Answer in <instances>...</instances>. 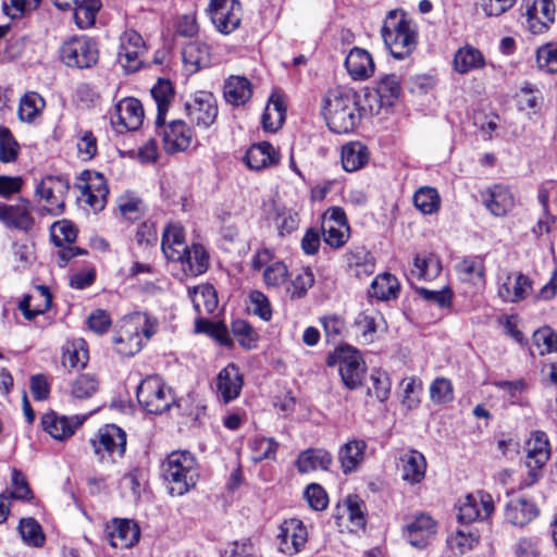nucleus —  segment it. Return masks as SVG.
<instances>
[{"instance_id": "nucleus-1", "label": "nucleus", "mask_w": 557, "mask_h": 557, "mask_svg": "<svg viewBox=\"0 0 557 557\" xmlns=\"http://www.w3.org/2000/svg\"><path fill=\"white\" fill-rule=\"evenodd\" d=\"M158 329V320L147 312H134L124 317L119 322L112 338L115 351L123 357L136 355Z\"/></svg>"}, {"instance_id": "nucleus-2", "label": "nucleus", "mask_w": 557, "mask_h": 557, "mask_svg": "<svg viewBox=\"0 0 557 557\" xmlns=\"http://www.w3.org/2000/svg\"><path fill=\"white\" fill-rule=\"evenodd\" d=\"M323 102V114L333 133L348 134L358 126L361 114L355 91L343 87L331 89Z\"/></svg>"}, {"instance_id": "nucleus-3", "label": "nucleus", "mask_w": 557, "mask_h": 557, "mask_svg": "<svg viewBox=\"0 0 557 557\" xmlns=\"http://www.w3.org/2000/svg\"><path fill=\"white\" fill-rule=\"evenodd\" d=\"M381 35L391 54L397 60L409 58L417 49L419 33L417 24L404 11H389Z\"/></svg>"}, {"instance_id": "nucleus-4", "label": "nucleus", "mask_w": 557, "mask_h": 557, "mask_svg": "<svg viewBox=\"0 0 557 557\" xmlns=\"http://www.w3.org/2000/svg\"><path fill=\"white\" fill-rule=\"evenodd\" d=\"M164 480L173 496H182L193 488L198 480L197 460L186 450L172 451L162 463Z\"/></svg>"}, {"instance_id": "nucleus-5", "label": "nucleus", "mask_w": 557, "mask_h": 557, "mask_svg": "<svg viewBox=\"0 0 557 557\" xmlns=\"http://www.w3.org/2000/svg\"><path fill=\"white\" fill-rule=\"evenodd\" d=\"M139 405L149 413L161 414L174 403L170 387L157 375L147 376L136 392Z\"/></svg>"}, {"instance_id": "nucleus-6", "label": "nucleus", "mask_w": 557, "mask_h": 557, "mask_svg": "<svg viewBox=\"0 0 557 557\" xmlns=\"http://www.w3.org/2000/svg\"><path fill=\"white\" fill-rule=\"evenodd\" d=\"M60 57L66 66L89 69L98 62V44L88 36H75L61 46Z\"/></svg>"}, {"instance_id": "nucleus-7", "label": "nucleus", "mask_w": 557, "mask_h": 557, "mask_svg": "<svg viewBox=\"0 0 557 557\" xmlns=\"http://www.w3.org/2000/svg\"><path fill=\"white\" fill-rule=\"evenodd\" d=\"M90 445L100 461L114 462L125 453L126 433L115 424H107L90 438Z\"/></svg>"}, {"instance_id": "nucleus-8", "label": "nucleus", "mask_w": 557, "mask_h": 557, "mask_svg": "<svg viewBox=\"0 0 557 557\" xmlns=\"http://www.w3.org/2000/svg\"><path fill=\"white\" fill-rule=\"evenodd\" d=\"M147 46L143 36L135 29H126L119 37L117 62L129 73L144 64Z\"/></svg>"}, {"instance_id": "nucleus-9", "label": "nucleus", "mask_w": 557, "mask_h": 557, "mask_svg": "<svg viewBox=\"0 0 557 557\" xmlns=\"http://www.w3.org/2000/svg\"><path fill=\"white\" fill-rule=\"evenodd\" d=\"M186 112L191 123L199 128L208 129L218 117L216 99L212 92L199 90L186 103Z\"/></svg>"}, {"instance_id": "nucleus-10", "label": "nucleus", "mask_w": 557, "mask_h": 557, "mask_svg": "<svg viewBox=\"0 0 557 557\" xmlns=\"http://www.w3.org/2000/svg\"><path fill=\"white\" fill-rule=\"evenodd\" d=\"M69 188L66 178L49 175L37 184L35 194L46 202V209L50 214L58 215L64 210Z\"/></svg>"}, {"instance_id": "nucleus-11", "label": "nucleus", "mask_w": 557, "mask_h": 557, "mask_svg": "<svg viewBox=\"0 0 557 557\" xmlns=\"http://www.w3.org/2000/svg\"><path fill=\"white\" fill-rule=\"evenodd\" d=\"M335 357L344 385L348 389H356L361 385L366 372L360 352L350 346H346L336 350Z\"/></svg>"}, {"instance_id": "nucleus-12", "label": "nucleus", "mask_w": 557, "mask_h": 557, "mask_svg": "<svg viewBox=\"0 0 557 557\" xmlns=\"http://www.w3.org/2000/svg\"><path fill=\"white\" fill-rule=\"evenodd\" d=\"M494 511V502L491 494L478 491L468 494L458 507V520L469 524L478 520H485Z\"/></svg>"}, {"instance_id": "nucleus-13", "label": "nucleus", "mask_w": 557, "mask_h": 557, "mask_svg": "<svg viewBox=\"0 0 557 557\" xmlns=\"http://www.w3.org/2000/svg\"><path fill=\"white\" fill-rule=\"evenodd\" d=\"M211 21L215 28L224 35L237 29L242 21V5L237 0H211Z\"/></svg>"}, {"instance_id": "nucleus-14", "label": "nucleus", "mask_w": 557, "mask_h": 557, "mask_svg": "<svg viewBox=\"0 0 557 557\" xmlns=\"http://www.w3.org/2000/svg\"><path fill=\"white\" fill-rule=\"evenodd\" d=\"M76 187L81 190L82 199L90 208L103 209L109 190L102 174L85 170L79 174Z\"/></svg>"}, {"instance_id": "nucleus-15", "label": "nucleus", "mask_w": 557, "mask_h": 557, "mask_svg": "<svg viewBox=\"0 0 557 557\" xmlns=\"http://www.w3.org/2000/svg\"><path fill=\"white\" fill-rule=\"evenodd\" d=\"M324 242L332 248H342L350 236L346 213L341 207L330 208L323 218Z\"/></svg>"}, {"instance_id": "nucleus-16", "label": "nucleus", "mask_w": 557, "mask_h": 557, "mask_svg": "<svg viewBox=\"0 0 557 557\" xmlns=\"http://www.w3.org/2000/svg\"><path fill=\"white\" fill-rule=\"evenodd\" d=\"M104 533L109 544L120 549L133 547L140 539L138 524L124 518H113L107 522Z\"/></svg>"}, {"instance_id": "nucleus-17", "label": "nucleus", "mask_w": 557, "mask_h": 557, "mask_svg": "<svg viewBox=\"0 0 557 557\" xmlns=\"http://www.w3.org/2000/svg\"><path fill=\"white\" fill-rule=\"evenodd\" d=\"M278 549L286 555H295L299 553L308 541V531L304 522L299 519L292 518L284 520L280 525Z\"/></svg>"}, {"instance_id": "nucleus-18", "label": "nucleus", "mask_w": 557, "mask_h": 557, "mask_svg": "<svg viewBox=\"0 0 557 557\" xmlns=\"http://www.w3.org/2000/svg\"><path fill=\"white\" fill-rule=\"evenodd\" d=\"M522 8L527 17V27L532 34H542L555 21L553 0H524Z\"/></svg>"}, {"instance_id": "nucleus-19", "label": "nucleus", "mask_w": 557, "mask_h": 557, "mask_svg": "<svg viewBox=\"0 0 557 557\" xmlns=\"http://www.w3.org/2000/svg\"><path fill=\"white\" fill-rule=\"evenodd\" d=\"M157 131L162 136L164 150L169 153L185 151L193 141V132L182 120H173L166 125L163 121L157 126Z\"/></svg>"}, {"instance_id": "nucleus-20", "label": "nucleus", "mask_w": 557, "mask_h": 557, "mask_svg": "<svg viewBox=\"0 0 557 557\" xmlns=\"http://www.w3.org/2000/svg\"><path fill=\"white\" fill-rule=\"evenodd\" d=\"M533 290L531 278L521 272H510L499 282L497 295L502 301L517 304L525 300Z\"/></svg>"}, {"instance_id": "nucleus-21", "label": "nucleus", "mask_w": 557, "mask_h": 557, "mask_svg": "<svg viewBox=\"0 0 557 557\" xmlns=\"http://www.w3.org/2000/svg\"><path fill=\"white\" fill-rule=\"evenodd\" d=\"M111 121L119 127V132L123 129H138L144 121V109L140 101L135 98H124L120 100L115 104Z\"/></svg>"}, {"instance_id": "nucleus-22", "label": "nucleus", "mask_w": 557, "mask_h": 557, "mask_svg": "<svg viewBox=\"0 0 557 557\" xmlns=\"http://www.w3.org/2000/svg\"><path fill=\"white\" fill-rule=\"evenodd\" d=\"M85 420V416L66 417L52 411L42 416L41 424L51 437L64 441L71 437Z\"/></svg>"}, {"instance_id": "nucleus-23", "label": "nucleus", "mask_w": 557, "mask_h": 557, "mask_svg": "<svg viewBox=\"0 0 557 557\" xmlns=\"http://www.w3.org/2000/svg\"><path fill=\"white\" fill-rule=\"evenodd\" d=\"M243 384V374L234 363H230L223 368L215 380L216 393L225 404L239 396Z\"/></svg>"}, {"instance_id": "nucleus-24", "label": "nucleus", "mask_w": 557, "mask_h": 557, "mask_svg": "<svg viewBox=\"0 0 557 557\" xmlns=\"http://www.w3.org/2000/svg\"><path fill=\"white\" fill-rule=\"evenodd\" d=\"M485 208L494 216H506L515 207V197L508 187L494 185L481 194Z\"/></svg>"}, {"instance_id": "nucleus-25", "label": "nucleus", "mask_w": 557, "mask_h": 557, "mask_svg": "<svg viewBox=\"0 0 557 557\" xmlns=\"http://www.w3.org/2000/svg\"><path fill=\"white\" fill-rule=\"evenodd\" d=\"M437 524L429 515H418L405 528V537L409 544L417 548H424L431 536L436 533Z\"/></svg>"}, {"instance_id": "nucleus-26", "label": "nucleus", "mask_w": 557, "mask_h": 557, "mask_svg": "<svg viewBox=\"0 0 557 557\" xmlns=\"http://www.w3.org/2000/svg\"><path fill=\"white\" fill-rule=\"evenodd\" d=\"M52 296L49 288L45 285L35 286L32 294L26 295L18 304V309L27 320H33L39 314H44L51 307Z\"/></svg>"}, {"instance_id": "nucleus-27", "label": "nucleus", "mask_w": 557, "mask_h": 557, "mask_svg": "<svg viewBox=\"0 0 557 557\" xmlns=\"http://www.w3.org/2000/svg\"><path fill=\"white\" fill-rule=\"evenodd\" d=\"M552 197L557 198V185L554 182H548L542 185L539 189L537 200L542 206L543 215L539 219L532 233L536 237L550 232L552 226L556 222V216L550 212L549 200Z\"/></svg>"}, {"instance_id": "nucleus-28", "label": "nucleus", "mask_w": 557, "mask_h": 557, "mask_svg": "<svg viewBox=\"0 0 557 557\" xmlns=\"http://www.w3.org/2000/svg\"><path fill=\"white\" fill-rule=\"evenodd\" d=\"M0 221L8 227L28 231L34 225L29 203L21 201L17 205L0 203Z\"/></svg>"}, {"instance_id": "nucleus-29", "label": "nucleus", "mask_w": 557, "mask_h": 557, "mask_svg": "<svg viewBox=\"0 0 557 557\" xmlns=\"http://www.w3.org/2000/svg\"><path fill=\"white\" fill-rule=\"evenodd\" d=\"M278 161V151L268 141L252 145L244 157L246 165L255 171L276 165Z\"/></svg>"}, {"instance_id": "nucleus-30", "label": "nucleus", "mask_w": 557, "mask_h": 557, "mask_svg": "<svg viewBox=\"0 0 557 557\" xmlns=\"http://www.w3.org/2000/svg\"><path fill=\"white\" fill-rule=\"evenodd\" d=\"M540 515L535 503L525 498H516L508 502L505 508V519L512 525L524 527Z\"/></svg>"}, {"instance_id": "nucleus-31", "label": "nucleus", "mask_w": 557, "mask_h": 557, "mask_svg": "<svg viewBox=\"0 0 557 557\" xmlns=\"http://www.w3.org/2000/svg\"><path fill=\"white\" fill-rule=\"evenodd\" d=\"M485 66V57L472 45L460 47L454 54L453 67L460 75L483 70Z\"/></svg>"}, {"instance_id": "nucleus-32", "label": "nucleus", "mask_w": 557, "mask_h": 557, "mask_svg": "<svg viewBox=\"0 0 557 557\" xmlns=\"http://www.w3.org/2000/svg\"><path fill=\"white\" fill-rule=\"evenodd\" d=\"M170 261L180 262L182 270L190 276H197L205 273L209 267V256L205 248L199 244H194L183 251L181 259H171Z\"/></svg>"}, {"instance_id": "nucleus-33", "label": "nucleus", "mask_w": 557, "mask_h": 557, "mask_svg": "<svg viewBox=\"0 0 557 557\" xmlns=\"http://www.w3.org/2000/svg\"><path fill=\"white\" fill-rule=\"evenodd\" d=\"M345 66L355 81L370 77L374 72V62L371 54L361 48H352L345 60Z\"/></svg>"}, {"instance_id": "nucleus-34", "label": "nucleus", "mask_w": 557, "mask_h": 557, "mask_svg": "<svg viewBox=\"0 0 557 557\" xmlns=\"http://www.w3.org/2000/svg\"><path fill=\"white\" fill-rule=\"evenodd\" d=\"M187 247L183 226L178 223H170L163 231L161 242L165 258L168 260L181 259Z\"/></svg>"}, {"instance_id": "nucleus-35", "label": "nucleus", "mask_w": 557, "mask_h": 557, "mask_svg": "<svg viewBox=\"0 0 557 557\" xmlns=\"http://www.w3.org/2000/svg\"><path fill=\"white\" fill-rule=\"evenodd\" d=\"M223 94L228 103L243 106L252 96V84L245 76L232 75L224 83Z\"/></svg>"}, {"instance_id": "nucleus-36", "label": "nucleus", "mask_w": 557, "mask_h": 557, "mask_svg": "<svg viewBox=\"0 0 557 557\" xmlns=\"http://www.w3.org/2000/svg\"><path fill=\"white\" fill-rule=\"evenodd\" d=\"M367 443L354 438L344 444L338 450V460L345 474L351 473L362 463Z\"/></svg>"}, {"instance_id": "nucleus-37", "label": "nucleus", "mask_w": 557, "mask_h": 557, "mask_svg": "<svg viewBox=\"0 0 557 557\" xmlns=\"http://www.w3.org/2000/svg\"><path fill=\"white\" fill-rule=\"evenodd\" d=\"M401 461V479L409 484L420 483L426 471L425 457L418 450H410L404 454Z\"/></svg>"}, {"instance_id": "nucleus-38", "label": "nucleus", "mask_w": 557, "mask_h": 557, "mask_svg": "<svg viewBox=\"0 0 557 557\" xmlns=\"http://www.w3.org/2000/svg\"><path fill=\"white\" fill-rule=\"evenodd\" d=\"M286 106L280 95L273 94L261 116L262 128L265 132L274 133L280 129L285 121Z\"/></svg>"}, {"instance_id": "nucleus-39", "label": "nucleus", "mask_w": 557, "mask_h": 557, "mask_svg": "<svg viewBox=\"0 0 557 557\" xmlns=\"http://www.w3.org/2000/svg\"><path fill=\"white\" fill-rule=\"evenodd\" d=\"M332 455L322 448H310L302 451L296 461L299 472L308 473L315 470H327L332 463Z\"/></svg>"}, {"instance_id": "nucleus-40", "label": "nucleus", "mask_w": 557, "mask_h": 557, "mask_svg": "<svg viewBox=\"0 0 557 557\" xmlns=\"http://www.w3.org/2000/svg\"><path fill=\"white\" fill-rule=\"evenodd\" d=\"M341 160L345 171H358L369 161L368 148L359 141H350L342 147Z\"/></svg>"}, {"instance_id": "nucleus-41", "label": "nucleus", "mask_w": 557, "mask_h": 557, "mask_svg": "<svg viewBox=\"0 0 557 557\" xmlns=\"http://www.w3.org/2000/svg\"><path fill=\"white\" fill-rule=\"evenodd\" d=\"M188 296L198 313H213L218 307L216 292L210 284L188 288Z\"/></svg>"}, {"instance_id": "nucleus-42", "label": "nucleus", "mask_w": 557, "mask_h": 557, "mask_svg": "<svg viewBox=\"0 0 557 557\" xmlns=\"http://www.w3.org/2000/svg\"><path fill=\"white\" fill-rule=\"evenodd\" d=\"M150 92L157 106L156 126H159L165 121L166 112L174 98V89L169 79L159 78Z\"/></svg>"}, {"instance_id": "nucleus-43", "label": "nucleus", "mask_w": 557, "mask_h": 557, "mask_svg": "<svg viewBox=\"0 0 557 557\" xmlns=\"http://www.w3.org/2000/svg\"><path fill=\"white\" fill-rule=\"evenodd\" d=\"M442 271L440 259L434 253H418L413 259L411 274L419 280L431 281L436 278Z\"/></svg>"}, {"instance_id": "nucleus-44", "label": "nucleus", "mask_w": 557, "mask_h": 557, "mask_svg": "<svg viewBox=\"0 0 557 557\" xmlns=\"http://www.w3.org/2000/svg\"><path fill=\"white\" fill-rule=\"evenodd\" d=\"M528 453L525 466L532 463L545 465L549 459V443L547 435L544 432H533L528 441Z\"/></svg>"}, {"instance_id": "nucleus-45", "label": "nucleus", "mask_w": 557, "mask_h": 557, "mask_svg": "<svg viewBox=\"0 0 557 557\" xmlns=\"http://www.w3.org/2000/svg\"><path fill=\"white\" fill-rule=\"evenodd\" d=\"M89 359L86 342L77 338L63 347L62 364L70 369L84 368Z\"/></svg>"}, {"instance_id": "nucleus-46", "label": "nucleus", "mask_w": 557, "mask_h": 557, "mask_svg": "<svg viewBox=\"0 0 557 557\" xmlns=\"http://www.w3.org/2000/svg\"><path fill=\"white\" fill-rule=\"evenodd\" d=\"M399 282L391 273L377 275L371 283L369 295L379 300H389L398 296Z\"/></svg>"}, {"instance_id": "nucleus-47", "label": "nucleus", "mask_w": 557, "mask_h": 557, "mask_svg": "<svg viewBox=\"0 0 557 557\" xmlns=\"http://www.w3.org/2000/svg\"><path fill=\"white\" fill-rule=\"evenodd\" d=\"M459 277L472 284H483L485 267L483 259L479 256L466 257L456 265Z\"/></svg>"}, {"instance_id": "nucleus-48", "label": "nucleus", "mask_w": 557, "mask_h": 557, "mask_svg": "<svg viewBox=\"0 0 557 557\" xmlns=\"http://www.w3.org/2000/svg\"><path fill=\"white\" fill-rule=\"evenodd\" d=\"M45 99L35 91L26 92L20 100L18 116L23 122L33 123L42 112Z\"/></svg>"}, {"instance_id": "nucleus-49", "label": "nucleus", "mask_w": 557, "mask_h": 557, "mask_svg": "<svg viewBox=\"0 0 557 557\" xmlns=\"http://www.w3.org/2000/svg\"><path fill=\"white\" fill-rule=\"evenodd\" d=\"M73 8L75 24L81 29H87L95 24L101 2L99 0H78Z\"/></svg>"}, {"instance_id": "nucleus-50", "label": "nucleus", "mask_w": 557, "mask_h": 557, "mask_svg": "<svg viewBox=\"0 0 557 557\" xmlns=\"http://www.w3.org/2000/svg\"><path fill=\"white\" fill-rule=\"evenodd\" d=\"M288 276H290V283L286 290L292 299L304 298L314 284V274L310 268L301 269Z\"/></svg>"}, {"instance_id": "nucleus-51", "label": "nucleus", "mask_w": 557, "mask_h": 557, "mask_svg": "<svg viewBox=\"0 0 557 557\" xmlns=\"http://www.w3.org/2000/svg\"><path fill=\"white\" fill-rule=\"evenodd\" d=\"M413 203L423 214H433L441 208V197L436 188L422 186L414 193Z\"/></svg>"}, {"instance_id": "nucleus-52", "label": "nucleus", "mask_w": 557, "mask_h": 557, "mask_svg": "<svg viewBox=\"0 0 557 557\" xmlns=\"http://www.w3.org/2000/svg\"><path fill=\"white\" fill-rule=\"evenodd\" d=\"M182 58L185 65H189L193 71H197L209 62V48L199 41L188 42L183 48Z\"/></svg>"}, {"instance_id": "nucleus-53", "label": "nucleus", "mask_w": 557, "mask_h": 557, "mask_svg": "<svg viewBox=\"0 0 557 557\" xmlns=\"http://www.w3.org/2000/svg\"><path fill=\"white\" fill-rule=\"evenodd\" d=\"M401 91L400 81L397 75L388 74L383 76L376 86L381 106L391 107L398 99Z\"/></svg>"}, {"instance_id": "nucleus-54", "label": "nucleus", "mask_w": 557, "mask_h": 557, "mask_svg": "<svg viewBox=\"0 0 557 557\" xmlns=\"http://www.w3.org/2000/svg\"><path fill=\"white\" fill-rule=\"evenodd\" d=\"M20 145L13 137L11 131L0 125V162L15 163L20 156Z\"/></svg>"}, {"instance_id": "nucleus-55", "label": "nucleus", "mask_w": 557, "mask_h": 557, "mask_svg": "<svg viewBox=\"0 0 557 557\" xmlns=\"http://www.w3.org/2000/svg\"><path fill=\"white\" fill-rule=\"evenodd\" d=\"M18 532L28 546L41 547L45 544L46 537L42 529L34 518L21 519Z\"/></svg>"}, {"instance_id": "nucleus-56", "label": "nucleus", "mask_w": 557, "mask_h": 557, "mask_svg": "<svg viewBox=\"0 0 557 557\" xmlns=\"http://www.w3.org/2000/svg\"><path fill=\"white\" fill-rule=\"evenodd\" d=\"M99 388V380L95 374L84 373L72 383L71 393L75 398L85 399L91 397Z\"/></svg>"}, {"instance_id": "nucleus-57", "label": "nucleus", "mask_w": 557, "mask_h": 557, "mask_svg": "<svg viewBox=\"0 0 557 557\" xmlns=\"http://www.w3.org/2000/svg\"><path fill=\"white\" fill-rule=\"evenodd\" d=\"M327 342L338 343L347 332L345 320L338 314H329L320 319Z\"/></svg>"}, {"instance_id": "nucleus-58", "label": "nucleus", "mask_w": 557, "mask_h": 557, "mask_svg": "<svg viewBox=\"0 0 557 557\" xmlns=\"http://www.w3.org/2000/svg\"><path fill=\"white\" fill-rule=\"evenodd\" d=\"M536 63L547 74L557 73V44L549 42L537 49Z\"/></svg>"}, {"instance_id": "nucleus-59", "label": "nucleus", "mask_w": 557, "mask_h": 557, "mask_svg": "<svg viewBox=\"0 0 557 557\" xmlns=\"http://www.w3.org/2000/svg\"><path fill=\"white\" fill-rule=\"evenodd\" d=\"M532 341L542 356L557 351V334L549 326L537 329L533 333Z\"/></svg>"}, {"instance_id": "nucleus-60", "label": "nucleus", "mask_w": 557, "mask_h": 557, "mask_svg": "<svg viewBox=\"0 0 557 557\" xmlns=\"http://www.w3.org/2000/svg\"><path fill=\"white\" fill-rule=\"evenodd\" d=\"M76 236V227L67 220L58 221L51 227V238L58 247H62L63 244H73Z\"/></svg>"}, {"instance_id": "nucleus-61", "label": "nucleus", "mask_w": 557, "mask_h": 557, "mask_svg": "<svg viewBox=\"0 0 557 557\" xmlns=\"http://www.w3.org/2000/svg\"><path fill=\"white\" fill-rule=\"evenodd\" d=\"M430 398L434 404H448L454 399L451 382L445 377H436L430 385Z\"/></svg>"}, {"instance_id": "nucleus-62", "label": "nucleus", "mask_w": 557, "mask_h": 557, "mask_svg": "<svg viewBox=\"0 0 557 557\" xmlns=\"http://www.w3.org/2000/svg\"><path fill=\"white\" fill-rule=\"evenodd\" d=\"M421 393L422 381L420 379L411 376L404 380L403 404L408 410L419 407Z\"/></svg>"}, {"instance_id": "nucleus-63", "label": "nucleus", "mask_w": 557, "mask_h": 557, "mask_svg": "<svg viewBox=\"0 0 557 557\" xmlns=\"http://www.w3.org/2000/svg\"><path fill=\"white\" fill-rule=\"evenodd\" d=\"M288 275V269L282 261L272 262L263 270V280L268 287H281L286 283Z\"/></svg>"}, {"instance_id": "nucleus-64", "label": "nucleus", "mask_w": 557, "mask_h": 557, "mask_svg": "<svg viewBox=\"0 0 557 557\" xmlns=\"http://www.w3.org/2000/svg\"><path fill=\"white\" fill-rule=\"evenodd\" d=\"M232 332L243 347L247 349L256 347L258 335L247 321L235 320L232 323Z\"/></svg>"}]
</instances>
